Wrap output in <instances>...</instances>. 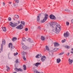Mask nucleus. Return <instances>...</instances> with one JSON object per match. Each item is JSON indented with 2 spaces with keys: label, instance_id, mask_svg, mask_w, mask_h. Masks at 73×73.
Returning a JSON list of instances; mask_svg holds the SVG:
<instances>
[{
  "label": "nucleus",
  "instance_id": "nucleus-1",
  "mask_svg": "<svg viewBox=\"0 0 73 73\" xmlns=\"http://www.w3.org/2000/svg\"><path fill=\"white\" fill-rule=\"evenodd\" d=\"M61 26L59 25H56L55 28V30L53 29L52 30V32H56V33H58L59 32L61 31Z\"/></svg>",
  "mask_w": 73,
  "mask_h": 73
},
{
  "label": "nucleus",
  "instance_id": "nucleus-2",
  "mask_svg": "<svg viewBox=\"0 0 73 73\" xmlns=\"http://www.w3.org/2000/svg\"><path fill=\"white\" fill-rule=\"evenodd\" d=\"M5 44V39H3L2 40V44L1 45V48L0 49V53L3 52V45H4Z\"/></svg>",
  "mask_w": 73,
  "mask_h": 73
},
{
  "label": "nucleus",
  "instance_id": "nucleus-3",
  "mask_svg": "<svg viewBox=\"0 0 73 73\" xmlns=\"http://www.w3.org/2000/svg\"><path fill=\"white\" fill-rule=\"evenodd\" d=\"M70 34L68 31H66V33H64V36L65 37H67L69 36Z\"/></svg>",
  "mask_w": 73,
  "mask_h": 73
},
{
  "label": "nucleus",
  "instance_id": "nucleus-4",
  "mask_svg": "<svg viewBox=\"0 0 73 73\" xmlns=\"http://www.w3.org/2000/svg\"><path fill=\"white\" fill-rule=\"evenodd\" d=\"M51 23V26L52 28V29H54V27L53 26H52V25H56L57 24V23L56 22H50Z\"/></svg>",
  "mask_w": 73,
  "mask_h": 73
},
{
  "label": "nucleus",
  "instance_id": "nucleus-5",
  "mask_svg": "<svg viewBox=\"0 0 73 73\" xmlns=\"http://www.w3.org/2000/svg\"><path fill=\"white\" fill-rule=\"evenodd\" d=\"M23 27H24L23 25L21 24L19 26H17V27L16 28L17 29H23Z\"/></svg>",
  "mask_w": 73,
  "mask_h": 73
},
{
  "label": "nucleus",
  "instance_id": "nucleus-6",
  "mask_svg": "<svg viewBox=\"0 0 73 73\" xmlns=\"http://www.w3.org/2000/svg\"><path fill=\"white\" fill-rule=\"evenodd\" d=\"M10 26L11 27H15L16 26H17V23H16L15 24H14L12 22L10 23Z\"/></svg>",
  "mask_w": 73,
  "mask_h": 73
},
{
  "label": "nucleus",
  "instance_id": "nucleus-7",
  "mask_svg": "<svg viewBox=\"0 0 73 73\" xmlns=\"http://www.w3.org/2000/svg\"><path fill=\"white\" fill-rule=\"evenodd\" d=\"M9 48H10L11 47V49H14V47L12 46V43H10L9 45Z\"/></svg>",
  "mask_w": 73,
  "mask_h": 73
},
{
  "label": "nucleus",
  "instance_id": "nucleus-8",
  "mask_svg": "<svg viewBox=\"0 0 73 73\" xmlns=\"http://www.w3.org/2000/svg\"><path fill=\"white\" fill-rule=\"evenodd\" d=\"M49 17L50 19H56V17L52 14L49 15Z\"/></svg>",
  "mask_w": 73,
  "mask_h": 73
},
{
  "label": "nucleus",
  "instance_id": "nucleus-9",
  "mask_svg": "<svg viewBox=\"0 0 73 73\" xmlns=\"http://www.w3.org/2000/svg\"><path fill=\"white\" fill-rule=\"evenodd\" d=\"M27 41H28L30 43H32L33 42V40H32L31 38H28V39H27Z\"/></svg>",
  "mask_w": 73,
  "mask_h": 73
},
{
  "label": "nucleus",
  "instance_id": "nucleus-10",
  "mask_svg": "<svg viewBox=\"0 0 73 73\" xmlns=\"http://www.w3.org/2000/svg\"><path fill=\"white\" fill-rule=\"evenodd\" d=\"M50 27H52V25L50 23H48L47 24V25L46 26V28H50Z\"/></svg>",
  "mask_w": 73,
  "mask_h": 73
},
{
  "label": "nucleus",
  "instance_id": "nucleus-11",
  "mask_svg": "<svg viewBox=\"0 0 73 73\" xmlns=\"http://www.w3.org/2000/svg\"><path fill=\"white\" fill-rule=\"evenodd\" d=\"M45 58H46V56H42L41 58V61L42 62H44V61H45Z\"/></svg>",
  "mask_w": 73,
  "mask_h": 73
},
{
  "label": "nucleus",
  "instance_id": "nucleus-12",
  "mask_svg": "<svg viewBox=\"0 0 73 73\" xmlns=\"http://www.w3.org/2000/svg\"><path fill=\"white\" fill-rule=\"evenodd\" d=\"M41 54H38L36 56H35L36 58H40V57H41Z\"/></svg>",
  "mask_w": 73,
  "mask_h": 73
},
{
  "label": "nucleus",
  "instance_id": "nucleus-13",
  "mask_svg": "<svg viewBox=\"0 0 73 73\" xmlns=\"http://www.w3.org/2000/svg\"><path fill=\"white\" fill-rule=\"evenodd\" d=\"M44 19H48V18H49V16L46 13L44 14Z\"/></svg>",
  "mask_w": 73,
  "mask_h": 73
},
{
  "label": "nucleus",
  "instance_id": "nucleus-14",
  "mask_svg": "<svg viewBox=\"0 0 73 73\" xmlns=\"http://www.w3.org/2000/svg\"><path fill=\"white\" fill-rule=\"evenodd\" d=\"M54 46L55 47H56V46H60V44L57 42H55L54 43Z\"/></svg>",
  "mask_w": 73,
  "mask_h": 73
},
{
  "label": "nucleus",
  "instance_id": "nucleus-15",
  "mask_svg": "<svg viewBox=\"0 0 73 73\" xmlns=\"http://www.w3.org/2000/svg\"><path fill=\"white\" fill-rule=\"evenodd\" d=\"M68 62L70 65H72V62H73V60H71L69 58L68 59Z\"/></svg>",
  "mask_w": 73,
  "mask_h": 73
},
{
  "label": "nucleus",
  "instance_id": "nucleus-16",
  "mask_svg": "<svg viewBox=\"0 0 73 73\" xmlns=\"http://www.w3.org/2000/svg\"><path fill=\"white\" fill-rule=\"evenodd\" d=\"M61 60L60 58H58L56 59V62H57V63H58V64H59V63H60V62H61Z\"/></svg>",
  "mask_w": 73,
  "mask_h": 73
},
{
  "label": "nucleus",
  "instance_id": "nucleus-17",
  "mask_svg": "<svg viewBox=\"0 0 73 73\" xmlns=\"http://www.w3.org/2000/svg\"><path fill=\"white\" fill-rule=\"evenodd\" d=\"M2 29L3 31L4 32H6L7 31V29H6V27H2Z\"/></svg>",
  "mask_w": 73,
  "mask_h": 73
},
{
  "label": "nucleus",
  "instance_id": "nucleus-18",
  "mask_svg": "<svg viewBox=\"0 0 73 73\" xmlns=\"http://www.w3.org/2000/svg\"><path fill=\"white\" fill-rule=\"evenodd\" d=\"M21 54L22 55H24V56L27 53V52H25L24 51H23L22 52H21Z\"/></svg>",
  "mask_w": 73,
  "mask_h": 73
},
{
  "label": "nucleus",
  "instance_id": "nucleus-19",
  "mask_svg": "<svg viewBox=\"0 0 73 73\" xmlns=\"http://www.w3.org/2000/svg\"><path fill=\"white\" fill-rule=\"evenodd\" d=\"M45 38L44 36H41V40L42 41H44V40H45Z\"/></svg>",
  "mask_w": 73,
  "mask_h": 73
},
{
  "label": "nucleus",
  "instance_id": "nucleus-20",
  "mask_svg": "<svg viewBox=\"0 0 73 73\" xmlns=\"http://www.w3.org/2000/svg\"><path fill=\"white\" fill-rule=\"evenodd\" d=\"M23 48L24 50H26L28 48V47H27V46H25V45H24L23 47Z\"/></svg>",
  "mask_w": 73,
  "mask_h": 73
},
{
  "label": "nucleus",
  "instance_id": "nucleus-21",
  "mask_svg": "<svg viewBox=\"0 0 73 73\" xmlns=\"http://www.w3.org/2000/svg\"><path fill=\"white\" fill-rule=\"evenodd\" d=\"M12 41H15L17 40V38L14 37L12 38Z\"/></svg>",
  "mask_w": 73,
  "mask_h": 73
},
{
  "label": "nucleus",
  "instance_id": "nucleus-22",
  "mask_svg": "<svg viewBox=\"0 0 73 73\" xmlns=\"http://www.w3.org/2000/svg\"><path fill=\"white\" fill-rule=\"evenodd\" d=\"M47 19H43V20L40 21L41 23H44V22H45L46 21Z\"/></svg>",
  "mask_w": 73,
  "mask_h": 73
},
{
  "label": "nucleus",
  "instance_id": "nucleus-23",
  "mask_svg": "<svg viewBox=\"0 0 73 73\" xmlns=\"http://www.w3.org/2000/svg\"><path fill=\"white\" fill-rule=\"evenodd\" d=\"M40 64V63L37 62L35 64V66H36V67H38V65Z\"/></svg>",
  "mask_w": 73,
  "mask_h": 73
},
{
  "label": "nucleus",
  "instance_id": "nucleus-24",
  "mask_svg": "<svg viewBox=\"0 0 73 73\" xmlns=\"http://www.w3.org/2000/svg\"><path fill=\"white\" fill-rule=\"evenodd\" d=\"M35 73H43V72H40L38 71H37L36 70H35L34 71Z\"/></svg>",
  "mask_w": 73,
  "mask_h": 73
},
{
  "label": "nucleus",
  "instance_id": "nucleus-25",
  "mask_svg": "<svg viewBox=\"0 0 73 73\" xmlns=\"http://www.w3.org/2000/svg\"><path fill=\"white\" fill-rule=\"evenodd\" d=\"M45 47L46 50H49V47L47 45Z\"/></svg>",
  "mask_w": 73,
  "mask_h": 73
},
{
  "label": "nucleus",
  "instance_id": "nucleus-26",
  "mask_svg": "<svg viewBox=\"0 0 73 73\" xmlns=\"http://www.w3.org/2000/svg\"><path fill=\"white\" fill-rule=\"evenodd\" d=\"M6 68H7V71H9V70H10V68L8 67V66L7 65L6 66Z\"/></svg>",
  "mask_w": 73,
  "mask_h": 73
},
{
  "label": "nucleus",
  "instance_id": "nucleus-27",
  "mask_svg": "<svg viewBox=\"0 0 73 73\" xmlns=\"http://www.w3.org/2000/svg\"><path fill=\"white\" fill-rule=\"evenodd\" d=\"M41 14H39L37 17V19H40V17H41Z\"/></svg>",
  "mask_w": 73,
  "mask_h": 73
},
{
  "label": "nucleus",
  "instance_id": "nucleus-28",
  "mask_svg": "<svg viewBox=\"0 0 73 73\" xmlns=\"http://www.w3.org/2000/svg\"><path fill=\"white\" fill-rule=\"evenodd\" d=\"M23 67L24 70H26V69H27V67L26 66H25V65H24L23 66Z\"/></svg>",
  "mask_w": 73,
  "mask_h": 73
},
{
  "label": "nucleus",
  "instance_id": "nucleus-29",
  "mask_svg": "<svg viewBox=\"0 0 73 73\" xmlns=\"http://www.w3.org/2000/svg\"><path fill=\"white\" fill-rule=\"evenodd\" d=\"M22 41H27V39L24 37H22Z\"/></svg>",
  "mask_w": 73,
  "mask_h": 73
},
{
  "label": "nucleus",
  "instance_id": "nucleus-30",
  "mask_svg": "<svg viewBox=\"0 0 73 73\" xmlns=\"http://www.w3.org/2000/svg\"><path fill=\"white\" fill-rule=\"evenodd\" d=\"M21 23L23 24L24 26H25V22L24 21H21Z\"/></svg>",
  "mask_w": 73,
  "mask_h": 73
},
{
  "label": "nucleus",
  "instance_id": "nucleus-31",
  "mask_svg": "<svg viewBox=\"0 0 73 73\" xmlns=\"http://www.w3.org/2000/svg\"><path fill=\"white\" fill-rule=\"evenodd\" d=\"M14 70L15 72H19V68H15Z\"/></svg>",
  "mask_w": 73,
  "mask_h": 73
},
{
  "label": "nucleus",
  "instance_id": "nucleus-32",
  "mask_svg": "<svg viewBox=\"0 0 73 73\" xmlns=\"http://www.w3.org/2000/svg\"><path fill=\"white\" fill-rule=\"evenodd\" d=\"M18 61H19V59H17L15 61V62L16 64H17V63H19V62Z\"/></svg>",
  "mask_w": 73,
  "mask_h": 73
},
{
  "label": "nucleus",
  "instance_id": "nucleus-33",
  "mask_svg": "<svg viewBox=\"0 0 73 73\" xmlns=\"http://www.w3.org/2000/svg\"><path fill=\"white\" fill-rule=\"evenodd\" d=\"M49 54L50 55H52L53 54V53H52V51H49Z\"/></svg>",
  "mask_w": 73,
  "mask_h": 73
},
{
  "label": "nucleus",
  "instance_id": "nucleus-34",
  "mask_svg": "<svg viewBox=\"0 0 73 73\" xmlns=\"http://www.w3.org/2000/svg\"><path fill=\"white\" fill-rule=\"evenodd\" d=\"M18 72H23V69L20 68H18Z\"/></svg>",
  "mask_w": 73,
  "mask_h": 73
},
{
  "label": "nucleus",
  "instance_id": "nucleus-35",
  "mask_svg": "<svg viewBox=\"0 0 73 73\" xmlns=\"http://www.w3.org/2000/svg\"><path fill=\"white\" fill-rule=\"evenodd\" d=\"M15 17L16 19H18L19 18V15H15Z\"/></svg>",
  "mask_w": 73,
  "mask_h": 73
},
{
  "label": "nucleus",
  "instance_id": "nucleus-36",
  "mask_svg": "<svg viewBox=\"0 0 73 73\" xmlns=\"http://www.w3.org/2000/svg\"><path fill=\"white\" fill-rule=\"evenodd\" d=\"M66 25H69V23L68 21H67L66 22Z\"/></svg>",
  "mask_w": 73,
  "mask_h": 73
},
{
  "label": "nucleus",
  "instance_id": "nucleus-37",
  "mask_svg": "<svg viewBox=\"0 0 73 73\" xmlns=\"http://www.w3.org/2000/svg\"><path fill=\"white\" fill-rule=\"evenodd\" d=\"M66 41V39H64V40H62V42L63 43L64 42H65Z\"/></svg>",
  "mask_w": 73,
  "mask_h": 73
},
{
  "label": "nucleus",
  "instance_id": "nucleus-38",
  "mask_svg": "<svg viewBox=\"0 0 73 73\" xmlns=\"http://www.w3.org/2000/svg\"><path fill=\"white\" fill-rule=\"evenodd\" d=\"M56 50H57V49H56V48H55L52 51L55 52V51H56Z\"/></svg>",
  "mask_w": 73,
  "mask_h": 73
},
{
  "label": "nucleus",
  "instance_id": "nucleus-39",
  "mask_svg": "<svg viewBox=\"0 0 73 73\" xmlns=\"http://www.w3.org/2000/svg\"><path fill=\"white\" fill-rule=\"evenodd\" d=\"M15 1L16 3H19V0H15Z\"/></svg>",
  "mask_w": 73,
  "mask_h": 73
},
{
  "label": "nucleus",
  "instance_id": "nucleus-40",
  "mask_svg": "<svg viewBox=\"0 0 73 73\" xmlns=\"http://www.w3.org/2000/svg\"><path fill=\"white\" fill-rule=\"evenodd\" d=\"M14 7H16V5H17V4L16 3H14L13 4Z\"/></svg>",
  "mask_w": 73,
  "mask_h": 73
},
{
  "label": "nucleus",
  "instance_id": "nucleus-41",
  "mask_svg": "<svg viewBox=\"0 0 73 73\" xmlns=\"http://www.w3.org/2000/svg\"><path fill=\"white\" fill-rule=\"evenodd\" d=\"M64 52H62L60 53H59L58 54L59 55H62V54H64Z\"/></svg>",
  "mask_w": 73,
  "mask_h": 73
},
{
  "label": "nucleus",
  "instance_id": "nucleus-42",
  "mask_svg": "<svg viewBox=\"0 0 73 73\" xmlns=\"http://www.w3.org/2000/svg\"><path fill=\"white\" fill-rule=\"evenodd\" d=\"M18 54V52H16V53H15L14 54V56H16Z\"/></svg>",
  "mask_w": 73,
  "mask_h": 73
},
{
  "label": "nucleus",
  "instance_id": "nucleus-43",
  "mask_svg": "<svg viewBox=\"0 0 73 73\" xmlns=\"http://www.w3.org/2000/svg\"><path fill=\"white\" fill-rule=\"evenodd\" d=\"M64 11H66L67 12H69V9H65Z\"/></svg>",
  "mask_w": 73,
  "mask_h": 73
},
{
  "label": "nucleus",
  "instance_id": "nucleus-44",
  "mask_svg": "<svg viewBox=\"0 0 73 73\" xmlns=\"http://www.w3.org/2000/svg\"><path fill=\"white\" fill-rule=\"evenodd\" d=\"M71 53H73V48L71 49Z\"/></svg>",
  "mask_w": 73,
  "mask_h": 73
},
{
  "label": "nucleus",
  "instance_id": "nucleus-45",
  "mask_svg": "<svg viewBox=\"0 0 73 73\" xmlns=\"http://www.w3.org/2000/svg\"><path fill=\"white\" fill-rule=\"evenodd\" d=\"M25 31H28V28H25Z\"/></svg>",
  "mask_w": 73,
  "mask_h": 73
},
{
  "label": "nucleus",
  "instance_id": "nucleus-46",
  "mask_svg": "<svg viewBox=\"0 0 73 73\" xmlns=\"http://www.w3.org/2000/svg\"><path fill=\"white\" fill-rule=\"evenodd\" d=\"M23 58L24 60H26V58H25V56H24L23 57Z\"/></svg>",
  "mask_w": 73,
  "mask_h": 73
},
{
  "label": "nucleus",
  "instance_id": "nucleus-47",
  "mask_svg": "<svg viewBox=\"0 0 73 73\" xmlns=\"http://www.w3.org/2000/svg\"><path fill=\"white\" fill-rule=\"evenodd\" d=\"M57 18H58V19H60V18H61L60 17V16H59L58 15H57Z\"/></svg>",
  "mask_w": 73,
  "mask_h": 73
},
{
  "label": "nucleus",
  "instance_id": "nucleus-48",
  "mask_svg": "<svg viewBox=\"0 0 73 73\" xmlns=\"http://www.w3.org/2000/svg\"><path fill=\"white\" fill-rule=\"evenodd\" d=\"M38 28L39 30H41V27H40L38 26Z\"/></svg>",
  "mask_w": 73,
  "mask_h": 73
},
{
  "label": "nucleus",
  "instance_id": "nucleus-49",
  "mask_svg": "<svg viewBox=\"0 0 73 73\" xmlns=\"http://www.w3.org/2000/svg\"><path fill=\"white\" fill-rule=\"evenodd\" d=\"M67 49H69V48H70V46H67Z\"/></svg>",
  "mask_w": 73,
  "mask_h": 73
},
{
  "label": "nucleus",
  "instance_id": "nucleus-50",
  "mask_svg": "<svg viewBox=\"0 0 73 73\" xmlns=\"http://www.w3.org/2000/svg\"><path fill=\"white\" fill-rule=\"evenodd\" d=\"M5 3L3 2V6H5Z\"/></svg>",
  "mask_w": 73,
  "mask_h": 73
},
{
  "label": "nucleus",
  "instance_id": "nucleus-51",
  "mask_svg": "<svg viewBox=\"0 0 73 73\" xmlns=\"http://www.w3.org/2000/svg\"><path fill=\"white\" fill-rule=\"evenodd\" d=\"M8 3L9 4H12V2H8Z\"/></svg>",
  "mask_w": 73,
  "mask_h": 73
},
{
  "label": "nucleus",
  "instance_id": "nucleus-52",
  "mask_svg": "<svg viewBox=\"0 0 73 73\" xmlns=\"http://www.w3.org/2000/svg\"><path fill=\"white\" fill-rule=\"evenodd\" d=\"M39 21H40V19H37V21H38V22Z\"/></svg>",
  "mask_w": 73,
  "mask_h": 73
},
{
  "label": "nucleus",
  "instance_id": "nucleus-53",
  "mask_svg": "<svg viewBox=\"0 0 73 73\" xmlns=\"http://www.w3.org/2000/svg\"><path fill=\"white\" fill-rule=\"evenodd\" d=\"M8 20H9V21H11V19H8Z\"/></svg>",
  "mask_w": 73,
  "mask_h": 73
},
{
  "label": "nucleus",
  "instance_id": "nucleus-54",
  "mask_svg": "<svg viewBox=\"0 0 73 73\" xmlns=\"http://www.w3.org/2000/svg\"><path fill=\"white\" fill-rule=\"evenodd\" d=\"M67 56H69V53H68V54H67Z\"/></svg>",
  "mask_w": 73,
  "mask_h": 73
},
{
  "label": "nucleus",
  "instance_id": "nucleus-55",
  "mask_svg": "<svg viewBox=\"0 0 73 73\" xmlns=\"http://www.w3.org/2000/svg\"><path fill=\"white\" fill-rule=\"evenodd\" d=\"M18 22L19 24L20 23V21H18Z\"/></svg>",
  "mask_w": 73,
  "mask_h": 73
},
{
  "label": "nucleus",
  "instance_id": "nucleus-56",
  "mask_svg": "<svg viewBox=\"0 0 73 73\" xmlns=\"http://www.w3.org/2000/svg\"><path fill=\"white\" fill-rule=\"evenodd\" d=\"M22 45H24V43H22Z\"/></svg>",
  "mask_w": 73,
  "mask_h": 73
},
{
  "label": "nucleus",
  "instance_id": "nucleus-57",
  "mask_svg": "<svg viewBox=\"0 0 73 73\" xmlns=\"http://www.w3.org/2000/svg\"><path fill=\"white\" fill-rule=\"evenodd\" d=\"M53 19L54 20H55V19Z\"/></svg>",
  "mask_w": 73,
  "mask_h": 73
},
{
  "label": "nucleus",
  "instance_id": "nucleus-58",
  "mask_svg": "<svg viewBox=\"0 0 73 73\" xmlns=\"http://www.w3.org/2000/svg\"><path fill=\"white\" fill-rule=\"evenodd\" d=\"M8 19H11V17H9Z\"/></svg>",
  "mask_w": 73,
  "mask_h": 73
},
{
  "label": "nucleus",
  "instance_id": "nucleus-59",
  "mask_svg": "<svg viewBox=\"0 0 73 73\" xmlns=\"http://www.w3.org/2000/svg\"><path fill=\"white\" fill-rule=\"evenodd\" d=\"M10 54L9 53H8V55H9Z\"/></svg>",
  "mask_w": 73,
  "mask_h": 73
},
{
  "label": "nucleus",
  "instance_id": "nucleus-60",
  "mask_svg": "<svg viewBox=\"0 0 73 73\" xmlns=\"http://www.w3.org/2000/svg\"><path fill=\"white\" fill-rule=\"evenodd\" d=\"M72 2H73V0L72 1Z\"/></svg>",
  "mask_w": 73,
  "mask_h": 73
},
{
  "label": "nucleus",
  "instance_id": "nucleus-61",
  "mask_svg": "<svg viewBox=\"0 0 73 73\" xmlns=\"http://www.w3.org/2000/svg\"><path fill=\"white\" fill-rule=\"evenodd\" d=\"M0 22H1V21H0Z\"/></svg>",
  "mask_w": 73,
  "mask_h": 73
},
{
  "label": "nucleus",
  "instance_id": "nucleus-62",
  "mask_svg": "<svg viewBox=\"0 0 73 73\" xmlns=\"http://www.w3.org/2000/svg\"><path fill=\"white\" fill-rule=\"evenodd\" d=\"M21 10H20H20H21Z\"/></svg>",
  "mask_w": 73,
  "mask_h": 73
},
{
  "label": "nucleus",
  "instance_id": "nucleus-63",
  "mask_svg": "<svg viewBox=\"0 0 73 73\" xmlns=\"http://www.w3.org/2000/svg\"><path fill=\"white\" fill-rule=\"evenodd\" d=\"M34 1H35V0H34Z\"/></svg>",
  "mask_w": 73,
  "mask_h": 73
},
{
  "label": "nucleus",
  "instance_id": "nucleus-64",
  "mask_svg": "<svg viewBox=\"0 0 73 73\" xmlns=\"http://www.w3.org/2000/svg\"><path fill=\"white\" fill-rule=\"evenodd\" d=\"M0 18H1V17H0Z\"/></svg>",
  "mask_w": 73,
  "mask_h": 73
}]
</instances>
